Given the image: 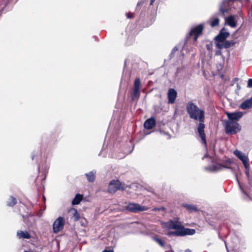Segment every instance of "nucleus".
Masks as SVG:
<instances>
[{
  "mask_svg": "<svg viewBox=\"0 0 252 252\" xmlns=\"http://www.w3.org/2000/svg\"><path fill=\"white\" fill-rule=\"evenodd\" d=\"M186 110L189 117L194 121H198L197 132L201 139L202 144H206L205 128V112L200 109L195 104L189 101L186 106Z\"/></svg>",
  "mask_w": 252,
  "mask_h": 252,
  "instance_id": "1",
  "label": "nucleus"
},
{
  "mask_svg": "<svg viewBox=\"0 0 252 252\" xmlns=\"http://www.w3.org/2000/svg\"><path fill=\"white\" fill-rule=\"evenodd\" d=\"M238 168L237 165L230 159L225 160L223 163H218L216 164L205 167L204 168L205 170L211 172H217L222 170L223 169H229L234 174L235 170Z\"/></svg>",
  "mask_w": 252,
  "mask_h": 252,
  "instance_id": "2",
  "label": "nucleus"
},
{
  "mask_svg": "<svg viewBox=\"0 0 252 252\" xmlns=\"http://www.w3.org/2000/svg\"><path fill=\"white\" fill-rule=\"evenodd\" d=\"M245 172L248 180L249 187L247 186H243L239 182V180L236 175V180L242 192L245 195V197H244V198H249L250 199H252V174L250 172V169L246 170Z\"/></svg>",
  "mask_w": 252,
  "mask_h": 252,
  "instance_id": "3",
  "label": "nucleus"
},
{
  "mask_svg": "<svg viewBox=\"0 0 252 252\" xmlns=\"http://www.w3.org/2000/svg\"><path fill=\"white\" fill-rule=\"evenodd\" d=\"M168 228L174 229L176 231H182L184 235H192L195 234L194 229L185 228L184 226L178 221L170 220L168 222Z\"/></svg>",
  "mask_w": 252,
  "mask_h": 252,
  "instance_id": "4",
  "label": "nucleus"
},
{
  "mask_svg": "<svg viewBox=\"0 0 252 252\" xmlns=\"http://www.w3.org/2000/svg\"><path fill=\"white\" fill-rule=\"evenodd\" d=\"M223 126L225 131L227 134H234L238 133L241 130V126L237 122H233L230 120H224Z\"/></svg>",
  "mask_w": 252,
  "mask_h": 252,
  "instance_id": "5",
  "label": "nucleus"
},
{
  "mask_svg": "<svg viewBox=\"0 0 252 252\" xmlns=\"http://www.w3.org/2000/svg\"><path fill=\"white\" fill-rule=\"evenodd\" d=\"M125 209L131 212L136 213L140 211H146L148 210V208L137 203H130L125 207Z\"/></svg>",
  "mask_w": 252,
  "mask_h": 252,
  "instance_id": "6",
  "label": "nucleus"
},
{
  "mask_svg": "<svg viewBox=\"0 0 252 252\" xmlns=\"http://www.w3.org/2000/svg\"><path fill=\"white\" fill-rule=\"evenodd\" d=\"M234 0H223L222 2L219 5V11L222 16H225L227 13L231 8V3Z\"/></svg>",
  "mask_w": 252,
  "mask_h": 252,
  "instance_id": "7",
  "label": "nucleus"
},
{
  "mask_svg": "<svg viewBox=\"0 0 252 252\" xmlns=\"http://www.w3.org/2000/svg\"><path fill=\"white\" fill-rule=\"evenodd\" d=\"M203 29V25L202 24H200L196 27L192 28L189 34H187L186 37L189 38L190 36H194V41H196L197 40L199 35L202 33Z\"/></svg>",
  "mask_w": 252,
  "mask_h": 252,
  "instance_id": "8",
  "label": "nucleus"
},
{
  "mask_svg": "<svg viewBox=\"0 0 252 252\" xmlns=\"http://www.w3.org/2000/svg\"><path fill=\"white\" fill-rule=\"evenodd\" d=\"M64 224V218L59 217L54 222L53 224V229L54 233H58L63 228Z\"/></svg>",
  "mask_w": 252,
  "mask_h": 252,
  "instance_id": "9",
  "label": "nucleus"
},
{
  "mask_svg": "<svg viewBox=\"0 0 252 252\" xmlns=\"http://www.w3.org/2000/svg\"><path fill=\"white\" fill-rule=\"evenodd\" d=\"M124 190V188H122L121 182L119 180H113L110 182L108 192L111 193H114L118 190Z\"/></svg>",
  "mask_w": 252,
  "mask_h": 252,
  "instance_id": "10",
  "label": "nucleus"
},
{
  "mask_svg": "<svg viewBox=\"0 0 252 252\" xmlns=\"http://www.w3.org/2000/svg\"><path fill=\"white\" fill-rule=\"evenodd\" d=\"M229 34V33L226 31L224 28H222L219 34L215 37V44H216L217 43H222L228 37Z\"/></svg>",
  "mask_w": 252,
  "mask_h": 252,
  "instance_id": "11",
  "label": "nucleus"
},
{
  "mask_svg": "<svg viewBox=\"0 0 252 252\" xmlns=\"http://www.w3.org/2000/svg\"><path fill=\"white\" fill-rule=\"evenodd\" d=\"M236 43L234 40H225L222 43H217L216 44V48L219 49L222 48L227 49L232 47Z\"/></svg>",
  "mask_w": 252,
  "mask_h": 252,
  "instance_id": "12",
  "label": "nucleus"
},
{
  "mask_svg": "<svg viewBox=\"0 0 252 252\" xmlns=\"http://www.w3.org/2000/svg\"><path fill=\"white\" fill-rule=\"evenodd\" d=\"M226 115L229 119L228 120L237 122L243 116V113L240 111L233 113L227 112Z\"/></svg>",
  "mask_w": 252,
  "mask_h": 252,
  "instance_id": "13",
  "label": "nucleus"
},
{
  "mask_svg": "<svg viewBox=\"0 0 252 252\" xmlns=\"http://www.w3.org/2000/svg\"><path fill=\"white\" fill-rule=\"evenodd\" d=\"M177 96V93L175 89H169L167 94L168 103L170 104L174 103L175 102Z\"/></svg>",
  "mask_w": 252,
  "mask_h": 252,
  "instance_id": "14",
  "label": "nucleus"
},
{
  "mask_svg": "<svg viewBox=\"0 0 252 252\" xmlns=\"http://www.w3.org/2000/svg\"><path fill=\"white\" fill-rule=\"evenodd\" d=\"M156 120L154 117H151L145 122L144 126L146 129H151L156 125Z\"/></svg>",
  "mask_w": 252,
  "mask_h": 252,
  "instance_id": "15",
  "label": "nucleus"
},
{
  "mask_svg": "<svg viewBox=\"0 0 252 252\" xmlns=\"http://www.w3.org/2000/svg\"><path fill=\"white\" fill-rule=\"evenodd\" d=\"M233 153L242 162L249 160L248 156L245 153L238 150H235Z\"/></svg>",
  "mask_w": 252,
  "mask_h": 252,
  "instance_id": "16",
  "label": "nucleus"
},
{
  "mask_svg": "<svg viewBox=\"0 0 252 252\" xmlns=\"http://www.w3.org/2000/svg\"><path fill=\"white\" fill-rule=\"evenodd\" d=\"M240 107L243 110L252 108V97L244 101L241 103Z\"/></svg>",
  "mask_w": 252,
  "mask_h": 252,
  "instance_id": "17",
  "label": "nucleus"
},
{
  "mask_svg": "<svg viewBox=\"0 0 252 252\" xmlns=\"http://www.w3.org/2000/svg\"><path fill=\"white\" fill-rule=\"evenodd\" d=\"M226 23L231 27L235 28L236 27V22L234 19V15H230L225 18Z\"/></svg>",
  "mask_w": 252,
  "mask_h": 252,
  "instance_id": "18",
  "label": "nucleus"
},
{
  "mask_svg": "<svg viewBox=\"0 0 252 252\" xmlns=\"http://www.w3.org/2000/svg\"><path fill=\"white\" fill-rule=\"evenodd\" d=\"M153 239L161 247L164 248L166 250V251L168 250V249H170V246L165 245L164 242L161 239L158 238L157 237H154Z\"/></svg>",
  "mask_w": 252,
  "mask_h": 252,
  "instance_id": "19",
  "label": "nucleus"
},
{
  "mask_svg": "<svg viewBox=\"0 0 252 252\" xmlns=\"http://www.w3.org/2000/svg\"><path fill=\"white\" fill-rule=\"evenodd\" d=\"M96 171L93 170L85 174V176L89 182H94L95 179Z\"/></svg>",
  "mask_w": 252,
  "mask_h": 252,
  "instance_id": "20",
  "label": "nucleus"
},
{
  "mask_svg": "<svg viewBox=\"0 0 252 252\" xmlns=\"http://www.w3.org/2000/svg\"><path fill=\"white\" fill-rule=\"evenodd\" d=\"M17 236L19 238L23 239H30L31 238V235L27 231H18L17 232Z\"/></svg>",
  "mask_w": 252,
  "mask_h": 252,
  "instance_id": "21",
  "label": "nucleus"
},
{
  "mask_svg": "<svg viewBox=\"0 0 252 252\" xmlns=\"http://www.w3.org/2000/svg\"><path fill=\"white\" fill-rule=\"evenodd\" d=\"M24 222L29 226H31L34 222V218L32 215H29L27 218L24 219Z\"/></svg>",
  "mask_w": 252,
  "mask_h": 252,
  "instance_id": "22",
  "label": "nucleus"
},
{
  "mask_svg": "<svg viewBox=\"0 0 252 252\" xmlns=\"http://www.w3.org/2000/svg\"><path fill=\"white\" fill-rule=\"evenodd\" d=\"M83 197V196L82 195L77 193V194H76L74 199L72 200V204L73 205L79 204L80 203V202L81 201V200H82Z\"/></svg>",
  "mask_w": 252,
  "mask_h": 252,
  "instance_id": "23",
  "label": "nucleus"
},
{
  "mask_svg": "<svg viewBox=\"0 0 252 252\" xmlns=\"http://www.w3.org/2000/svg\"><path fill=\"white\" fill-rule=\"evenodd\" d=\"M184 233L182 231H168L167 233V235L169 236H184Z\"/></svg>",
  "mask_w": 252,
  "mask_h": 252,
  "instance_id": "24",
  "label": "nucleus"
},
{
  "mask_svg": "<svg viewBox=\"0 0 252 252\" xmlns=\"http://www.w3.org/2000/svg\"><path fill=\"white\" fill-rule=\"evenodd\" d=\"M140 95L139 90L133 89V93L132 94V100H134L135 99L138 98Z\"/></svg>",
  "mask_w": 252,
  "mask_h": 252,
  "instance_id": "25",
  "label": "nucleus"
},
{
  "mask_svg": "<svg viewBox=\"0 0 252 252\" xmlns=\"http://www.w3.org/2000/svg\"><path fill=\"white\" fill-rule=\"evenodd\" d=\"M16 203H17L16 199L13 196H11L9 198V201H7V204L9 206L12 207L14 205H15L16 204Z\"/></svg>",
  "mask_w": 252,
  "mask_h": 252,
  "instance_id": "26",
  "label": "nucleus"
},
{
  "mask_svg": "<svg viewBox=\"0 0 252 252\" xmlns=\"http://www.w3.org/2000/svg\"><path fill=\"white\" fill-rule=\"evenodd\" d=\"M72 211L73 212V217L75 221H78L80 218V215L78 213L77 210L75 209H72Z\"/></svg>",
  "mask_w": 252,
  "mask_h": 252,
  "instance_id": "27",
  "label": "nucleus"
},
{
  "mask_svg": "<svg viewBox=\"0 0 252 252\" xmlns=\"http://www.w3.org/2000/svg\"><path fill=\"white\" fill-rule=\"evenodd\" d=\"M140 85L141 82L140 79L139 78H136L134 82L133 89L140 90Z\"/></svg>",
  "mask_w": 252,
  "mask_h": 252,
  "instance_id": "28",
  "label": "nucleus"
},
{
  "mask_svg": "<svg viewBox=\"0 0 252 252\" xmlns=\"http://www.w3.org/2000/svg\"><path fill=\"white\" fill-rule=\"evenodd\" d=\"M185 208H186L188 210L193 211H196L197 209L195 206L190 204H184L183 205Z\"/></svg>",
  "mask_w": 252,
  "mask_h": 252,
  "instance_id": "29",
  "label": "nucleus"
},
{
  "mask_svg": "<svg viewBox=\"0 0 252 252\" xmlns=\"http://www.w3.org/2000/svg\"><path fill=\"white\" fill-rule=\"evenodd\" d=\"M220 20L218 18H216L212 20L211 23V26L212 27H215L219 24Z\"/></svg>",
  "mask_w": 252,
  "mask_h": 252,
  "instance_id": "30",
  "label": "nucleus"
},
{
  "mask_svg": "<svg viewBox=\"0 0 252 252\" xmlns=\"http://www.w3.org/2000/svg\"><path fill=\"white\" fill-rule=\"evenodd\" d=\"M249 160L245 161L243 162V163L245 166V168H246V170H247V169H249L250 164L249 163Z\"/></svg>",
  "mask_w": 252,
  "mask_h": 252,
  "instance_id": "31",
  "label": "nucleus"
},
{
  "mask_svg": "<svg viewBox=\"0 0 252 252\" xmlns=\"http://www.w3.org/2000/svg\"><path fill=\"white\" fill-rule=\"evenodd\" d=\"M247 87H248V88L252 87V79H249L248 80Z\"/></svg>",
  "mask_w": 252,
  "mask_h": 252,
  "instance_id": "32",
  "label": "nucleus"
},
{
  "mask_svg": "<svg viewBox=\"0 0 252 252\" xmlns=\"http://www.w3.org/2000/svg\"><path fill=\"white\" fill-rule=\"evenodd\" d=\"M220 50L221 49H218V50H216V51H215V55L216 56H220V55H221L222 53H221V51Z\"/></svg>",
  "mask_w": 252,
  "mask_h": 252,
  "instance_id": "33",
  "label": "nucleus"
},
{
  "mask_svg": "<svg viewBox=\"0 0 252 252\" xmlns=\"http://www.w3.org/2000/svg\"><path fill=\"white\" fill-rule=\"evenodd\" d=\"M127 18H132V15L131 13H126V14Z\"/></svg>",
  "mask_w": 252,
  "mask_h": 252,
  "instance_id": "34",
  "label": "nucleus"
},
{
  "mask_svg": "<svg viewBox=\"0 0 252 252\" xmlns=\"http://www.w3.org/2000/svg\"><path fill=\"white\" fill-rule=\"evenodd\" d=\"M48 170V166L47 165H45V167L44 168V172H45L46 173V172H47Z\"/></svg>",
  "mask_w": 252,
  "mask_h": 252,
  "instance_id": "35",
  "label": "nucleus"
},
{
  "mask_svg": "<svg viewBox=\"0 0 252 252\" xmlns=\"http://www.w3.org/2000/svg\"><path fill=\"white\" fill-rule=\"evenodd\" d=\"M35 156H36V155H35V153L33 152L32 154V156H31V158H32V160H33V159H34V157H35Z\"/></svg>",
  "mask_w": 252,
  "mask_h": 252,
  "instance_id": "36",
  "label": "nucleus"
},
{
  "mask_svg": "<svg viewBox=\"0 0 252 252\" xmlns=\"http://www.w3.org/2000/svg\"><path fill=\"white\" fill-rule=\"evenodd\" d=\"M143 3V1H141L138 2L137 4V7L140 6Z\"/></svg>",
  "mask_w": 252,
  "mask_h": 252,
  "instance_id": "37",
  "label": "nucleus"
},
{
  "mask_svg": "<svg viewBox=\"0 0 252 252\" xmlns=\"http://www.w3.org/2000/svg\"><path fill=\"white\" fill-rule=\"evenodd\" d=\"M177 50V48L176 47H174L172 51L171 54L174 53Z\"/></svg>",
  "mask_w": 252,
  "mask_h": 252,
  "instance_id": "38",
  "label": "nucleus"
},
{
  "mask_svg": "<svg viewBox=\"0 0 252 252\" xmlns=\"http://www.w3.org/2000/svg\"><path fill=\"white\" fill-rule=\"evenodd\" d=\"M102 252H114L113 250H104V251H103Z\"/></svg>",
  "mask_w": 252,
  "mask_h": 252,
  "instance_id": "39",
  "label": "nucleus"
},
{
  "mask_svg": "<svg viewBox=\"0 0 252 252\" xmlns=\"http://www.w3.org/2000/svg\"><path fill=\"white\" fill-rule=\"evenodd\" d=\"M155 0H151L150 4L151 5H153V3H154V2L155 1Z\"/></svg>",
  "mask_w": 252,
  "mask_h": 252,
  "instance_id": "40",
  "label": "nucleus"
},
{
  "mask_svg": "<svg viewBox=\"0 0 252 252\" xmlns=\"http://www.w3.org/2000/svg\"><path fill=\"white\" fill-rule=\"evenodd\" d=\"M153 210L154 211H160V209L159 208H155L153 209Z\"/></svg>",
  "mask_w": 252,
  "mask_h": 252,
  "instance_id": "41",
  "label": "nucleus"
},
{
  "mask_svg": "<svg viewBox=\"0 0 252 252\" xmlns=\"http://www.w3.org/2000/svg\"><path fill=\"white\" fill-rule=\"evenodd\" d=\"M206 47H207V49L208 50H210V45H207L206 46Z\"/></svg>",
  "mask_w": 252,
  "mask_h": 252,
  "instance_id": "42",
  "label": "nucleus"
},
{
  "mask_svg": "<svg viewBox=\"0 0 252 252\" xmlns=\"http://www.w3.org/2000/svg\"><path fill=\"white\" fill-rule=\"evenodd\" d=\"M174 252L172 251V250H171V248H170V249H168V250H166V252Z\"/></svg>",
  "mask_w": 252,
  "mask_h": 252,
  "instance_id": "43",
  "label": "nucleus"
},
{
  "mask_svg": "<svg viewBox=\"0 0 252 252\" xmlns=\"http://www.w3.org/2000/svg\"><path fill=\"white\" fill-rule=\"evenodd\" d=\"M186 252H191V251L189 249H187L186 251H185Z\"/></svg>",
  "mask_w": 252,
  "mask_h": 252,
  "instance_id": "44",
  "label": "nucleus"
},
{
  "mask_svg": "<svg viewBox=\"0 0 252 252\" xmlns=\"http://www.w3.org/2000/svg\"><path fill=\"white\" fill-rule=\"evenodd\" d=\"M208 157V155L207 154H205L204 155V156L203 157L202 159H204V158H207Z\"/></svg>",
  "mask_w": 252,
  "mask_h": 252,
  "instance_id": "45",
  "label": "nucleus"
},
{
  "mask_svg": "<svg viewBox=\"0 0 252 252\" xmlns=\"http://www.w3.org/2000/svg\"><path fill=\"white\" fill-rule=\"evenodd\" d=\"M160 210H164L165 208L164 207L160 208Z\"/></svg>",
  "mask_w": 252,
  "mask_h": 252,
  "instance_id": "46",
  "label": "nucleus"
},
{
  "mask_svg": "<svg viewBox=\"0 0 252 252\" xmlns=\"http://www.w3.org/2000/svg\"><path fill=\"white\" fill-rule=\"evenodd\" d=\"M43 198L44 200L45 201V197L44 196H43Z\"/></svg>",
  "mask_w": 252,
  "mask_h": 252,
  "instance_id": "47",
  "label": "nucleus"
},
{
  "mask_svg": "<svg viewBox=\"0 0 252 252\" xmlns=\"http://www.w3.org/2000/svg\"><path fill=\"white\" fill-rule=\"evenodd\" d=\"M38 168V170L39 171L40 170V168L39 167Z\"/></svg>",
  "mask_w": 252,
  "mask_h": 252,
  "instance_id": "48",
  "label": "nucleus"
},
{
  "mask_svg": "<svg viewBox=\"0 0 252 252\" xmlns=\"http://www.w3.org/2000/svg\"><path fill=\"white\" fill-rule=\"evenodd\" d=\"M225 247L227 248V245H226V244L225 243Z\"/></svg>",
  "mask_w": 252,
  "mask_h": 252,
  "instance_id": "49",
  "label": "nucleus"
}]
</instances>
